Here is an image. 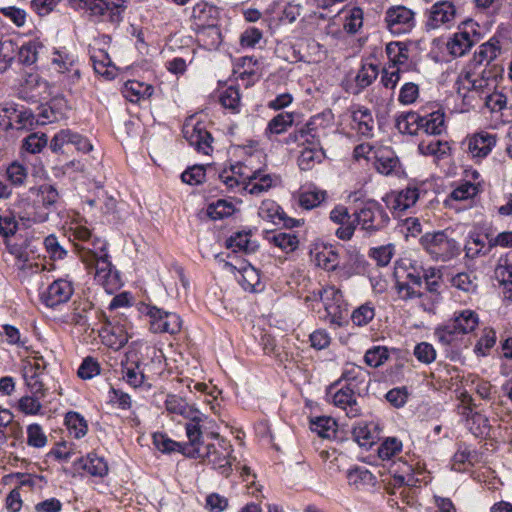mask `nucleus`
Instances as JSON below:
<instances>
[{
    "instance_id": "f8f14e48",
    "label": "nucleus",
    "mask_w": 512,
    "mask_h": 512,
    "mask_svg": "<svg viewBox=\"0 0 512 512\" xmlns=\"http://www.w3.org/2000/svg\"><path fill=\"white\" fill-rule=\"evenodd\" d=\"M361 395L362 393L343 386L334 392L332 402L344 410L349 418H354L361 414V407L357 401V397Z\"/></svg>"
},
{
    "instance_id": "f704fd0d",
    "label": "nucleus",
    "mask_w": 512,
    "mask_h": 512,
    "mask_svg": "<svg viewBox=\"0 0 512 512\" xmlns=\"http://www.w3.org/2000/svg\"><path fill=\"white\" fill-rule=\"evenodd\" d=\"M336 421L328 416L315 417L310 420L311 431L322 438H332L336 435Z\"/></svg>"
},
{
    "instance_id": "a18cd8bd",
    "label": "nucleus",
    "mask_w": 512,
    "mask_h": 512,
    "mask_svg": "<svg viewBox=\"0 0 512 512\" xmlns=\"http://www.w3.org/2000/svg\"><path fill=\"white\" fill-rule=\"evenodd\" d=\"M324 156L323 148L315 149V148H306L304 149L299 158H298V166L302 171H308L312 169L313 163L315 161L320 162L321 158Z\"/></svg>"
},
{
    "instance_id": "c756f323",
    "label": "nucleus",
    "mask_w": 512,
    "mask_h": 512,
    "mask_svg": "<svg viewBox=\"0 0 512 512\" xmlns=\"http://www.w3.org/2000/svg\"><path fill=\"white\" fill-rule=\"evenodd\" d=\"M420 128L427 135H440L445 129L444 112L437 110L423 115V122L420 124Z\"/></svg>"
},
{
    "instance_id": "37998d69",
    "label": "nucleus",
    "mask_w": 512,
    "mask_h": 512,
    "mask_svg": "<svg viewBox=\"0 0 512 512\" xmlns=\"http://www.w3.org/2000/svg\"><path fill=\"white\" fill-rule=\"evenodd\" d=\"M246 165L241 162L236 163L235 165H231L230 170L233 175H235L238 179H240L241 183L244 185V189L248 190L249 193H256V183L253 181L256 179V170L251 171L250 174L245 172Z\"/></svg>"
},
{
    "instance_id": "a211bd4d",
    "label": "nucleus",
    "mask_w": 512,
    "mask_h": 512,
    "mask_svg": "<svg viewBox=\"0 0 512 512\" xmlns=\"http://www.w3.org/2000/svg\"><path fill=\"white\" fill-rule=\"evenodd\" d=\"M191 17L199 21V25L206 26L208 34L219 37L221 34L215 25L218 10L207 3H198L192 9Z\"/></svg>"
},
{
    "instance_id": "393cba45",
    "label": "nucleus",
    "mask_w": 512,
    "mask_h": 512,
    "mask_svg": "<svg viewBox=\"0 0 512 512\" xmlns=\"http://www.w3.org/2000/svg\"><path fill=\"white\" fill-rule=\"evenodd\" d=\"M419 193L417 188H407L397 195L388 197L387 204L393 212H403L413 206L418 200Z\"/></svg>"
},
{
    "instance_id": "0e129e2a",
    "label": "nucleus",
    "mask_w": 512,
    "mask_h": 512,
    "mask_svg": "<svg viewBox=\"0 0 512 512\" xmlns=\"http://www.w3.org/2000/svg\"><path fill=\"white\" fill-rule=\"evenodd\" d=\"M480 460L479 453L468 446H460L454 454L455 463L475 465Z\"/></svg>"
},
{
    "instance_id": "4be33fe9",
    "label": "nucleus",
    "mask_w": 512,
    "mask_h": 512,
    "mask_svg": "<svg viewBox=\"0 0 512 512\" xmlns=\"http://www.w3.org/2000/svg\"><path fill=\"white\" fill-rule=\"evenodd\" d=\"M374 166L379 173L384 175L400 174V161L394 152L388 149L378 150L375 153Z\"/></svg>"
},
{
    "instance_id": "c9c22d12",
    "label": "nucleus",
    "mask_w": 512,
    "mask_h": 512,
    "mask_svg": "<svg viewBox=\"0 0 512 512\" xmlns=\"http://www.w3.org/2000/svg\"><path fill=\"white\" fill-rule=\"evenodd\" d=\"M235 212V207L231 202L224 199H219L214 203L208 205L206 215L210 220H222L231 216Z\"/></svg>"
},
{
    "instance_id": "5fc2aeb1",
    "label": "nucleus",
    "mask_w": 512,
    "mask_h": 512,
    "mask_svg": "<svg viewBox=\"0 0 512 512\" xmlns=\"http://www.w3.org/2000/svg\"><path fill=\"white\" fill-rule=\"evenodd\" d=\"M39 125V119L30 109L19 111L16 115L14 128L17 130H31Z\"/></svg>"
},
{
    "instance_id": "2eb2a0df",
    "label": "nucleus",
    "mask_w": 512,
    "mask_h": 512,
    "mask_svg": "<svg viewBox=\"0 0 512 512\" xmlns=\"http://www.w3.org/2000/svg\"><path fill=\"white\" fill-rule=\"evenodd\" d=\"M310 255L318 267L327 271L335 270L338 265V253L332 246L323 243H314L310 248Z\"/></svg>"
},
{
    "instance_id": "9d476101",
    "label": "nucleus",
    "mask_w": 512,
    "mask_h": 512,
    "mask_svg": "<svg viewBox=\"0 0 512 512\" xmlns=\"http://www.w3.org/2000/svg\"><path fill=\"white\" fill-rule=\"evenodd\" d=\"M72 283L65 279H57L52 282L41 295L42 302L50 308L66 303L73 295Z\"/></svg>"
},
{
    "instance_id": "864d4df0",
    "label": "nucleus",
    "mask_w": 512,
    "mask_h": 512,
    "mask_svg": "<svg viewBox=\"0 0 512 512\" xmlns=\"http://www.w3.org/2000/svg\"><path fill=\"white\" fill-rule=\"evenodd\" d=\"M206 176V167L204 165H194L188 167L182 174L181 179L184 183L190 185H199L204 182Z\"/></svg>"
},
{
    "instance_id": "b1692460",
    "label": "nucleus",
    "mask_w": 512,
    "mask_h": 512,
    "mask_svg": "<svg viewBox=\"0 0 512 512\" xmlns=\"http://www.w3.org/2000/svg\"><path fill=\"white\" fill-rule=\"evenodd\" d=\"M225 266L232 270H238L240 276L238 283L245 291L254 293L256 291V268L245 260L241 261L240 266L237 267L229 262H225Z\"/></svg>"
},
{
    "instance_id": "de8ad7c7",
    "label": "nucleus",
    "mask_w": 512,
    "mask_h": 512,
    "mask_svg": "<svg viewBox=\"0 0 512 512\" xmlns=\"http://www.w3.org/2000/svg\"><path fill=\"white\" fill-rule=\"evenodd\" d=\"M501 284L507 299L512 300V252L507 255L504 265L499 269Z\"/></svg>"
},
{
    "instance_id": "6ab92c4d",
    "label": "nucleus",
    "mask_w": 512,
    "mask_h": 512,
    "mask_svg": "<svg viewBox=\"0 0 512 512\" xmlns=\"http://www.w3.org/2000/svg\"><path fill=\"white\" fill-rule=\"evenodd\" d=\"M258 216L267 222L277 224L278 222H284V224H301L300 220L287 217L281 207L272 200L262 201L258 207Z\"/></svg>"
},
{
    "instance_id": "680f3d73",
    "label": "nucleus",
    "mask_w": 512,
    "mask_h": 512,
    "mask_svg": "<svg viewBox=\"0 0 512 512\" xmlns=\"http://www.w3.org/2000/svg\"><path fill=\"white\" fill-rule=\"evenodd\" d=\"M47 443V437L38 424H31L27 428V444L32 447L41 448Z\"/></svg>"
},
{
    "instance_id": "7c9ffc66",
    "label": "nucleus",
    "mask_w": 512,
    "mask_h": 512,
    "mask_svg": "<svg viewBox=\"0 0 512 512\" xmlns=\"http://www.w3.org/2000/svg\"><path fill=\"white\" fill-rule=\"evenodd\" d=\"M153 444L162 453L170 454L177 451L185 456L186 448L190 447V442L185 444L176 442L161 432H155L153 434Z\"/></svg>"
},
{
    "instance_id": "6e6552de",
    "label": "nucleus",
    "mask_w": 512,
    "mask_h": 512,
    "mask_svg": "<svg viewBox=\"0 0 512 512\" xmlns=\"http://www.w3.org/2000/svg\"><path fill=\"white\" fill-rule=\"evenodd\" d=\"M386 26L392 34H404L414 27V12L405 6L391 7L385 16Z\"/></svg>"
},
{
    "instance_id": "4468645a",
    "label": "nucleus",
    "mask_w": 512,
    "mask_h": 512,
    "mask_svg": "<svg viewBox=\"0 0 512 512\" xmlns=\"http://www.w3.org/2000/svg\"><path fill=\"white\" fill-rule=\"evenodd\" d=\"M367 375V371L364 370L361 366L355 364H346L341 378L330 386L329 393H331L332 390L336 388V386L340 384L341 381L346 382L344 387L363 393L366 388H363L362 385L365 383Z\"/></svg>"
},
{
    "instance_id": "774afa93",
    "label": "nucleus",
    "mask_w": 512,
    "mask_h": 512,
    "mask_svg": "<svg viewBox=\"0 0 512 512\" xmlns=\"http://www.w3.org/2000/svg\"><path fill=\"white\" fill-rule=\"evenodd\" d=\"M223 107L236 110L240 102V94L237 88L230 86L219 97Z\"/></svg>"
},
{
    "instance_id": "052dcab7",
    "label": "nucleus",
    "mask_w": 512,
    "mask_h": 512,
    "mask_svg": "<svg viewBox=\"0 0 512 512\" xmlns=\"http://www.w3.org/2000/svg\"><path fill=\"white\" fill-rule=\"evenodd\" d=\"M414 356L419 362L430 364L436 358V351L432 344L428 342H421L415 346Z\"/></svg>"
},
{
    "instance_id": "20e7f679",
    "label": "nucleus",
    "mask_w": 512,
    "mask_h": 512,
    "mask_svg": "<svg viewBox=\"0 0 512 512\" xmlns=\"http://www.w3.org/2000/svg\"><path fill=\"white\" fill-rule=\"evenodd\" d=\"M90 260L84 259L90 267L94 264L95 279L103 285L108 293H113L121 286V279L119 272L113 268L107 253L93 252Z\"/></svg>"
},
{
    "instance_id": "49530a36",
    "label": "nucleus",
    "mask_w": 512,
    "mask_h": 512,
    "mask_svg": "<svg viewBox=\"0 0 512 512\" xmlns=\"http://www.w3.org/2000/svg\"><path fill=\"white\" fill-rule=\"evenodd\" d=\"M352 119L358 122L359 130L363 135H368L373 128L372 113L368 108L360 107L352 114Z\"/></svg>"
},
{
    "instance_id": "79ce46f5",
    "label": "nucleus",
    "mask_w": 512,
    "mask_h": 512,
    "mask_svg": "<svg viewBox=\"0 0 512 512\" xmlns=\"http://www.w3.org/2000/svg\"><path fill=\"white\" fill-rule=\"evenodd\" d=\"M241 63L237 64L235 73L239 74V78L242 81L243 85L248 88L254 84V65H256V61L253 60V57H243L241 58Z\"/></svg>"
},
{
    "instance_id": "e2e57ef3",
    "label": "nucleus",
    "mask_w": 512,
    "mask_h": 512,
    "mask_svg": "<svg viewBox=\"0 0 512 512\" xmlns=\"http://www.w3.org/2000/svg\"><path fill=\"white\" fill-rule=\"evenodd\" d=\"M6 175L11 184L20 186L27 178V169L22 164L13 162L8 166Z\"/></svg>"
},
{
    "instance_id": "72a5a7b5",
    "label": "nucleus",
    "mask_w": 512,
    "mask_h": 512,
    "mask_svg": "<svg viewBox=\"0 0 512 512\" xmlns=\"http://www.w3.org/2000/svg\"><path fill=\"white\" fill-rule=\"evenodd\" d=\"M44 46L38 40H30L18 48V62L25 66H31L38 59L39 50Z\"/></svg>"
},
{
    "instance_id": "338daca9",
    "label": "nucleus",
    "mask_w": 512,
    "mask_h": 512,
    "mask_svg": "<svg viewBox=\"0 0 512 512\" xmlns=\"http://www.w3.org/2000/svg\"><path fill=\"white\" fill-rule=\"evenodd\" d=\"M395 288L397 290L398 297L404 301L420 298L423 295L420 288H417L410 283L397 281Z\"/></svg>"
},
{
    "instance_id": "1a4fd4ad",
    "label": "nucleus",
    "mask_w": 512,
    "mask_h": 512,
    "mask_svg": "<svg viewBox=\"0 0 512 512\" xmlns=\"http://www.w3.org/2000/svg\"><path fill=\"white\" fill-rule=\"evenodd\" d=\"M183 135L189 144L198 152L209 155L213 150L211 146L213 137L206 130V126L203 122H197L193 125L186 123L183 128Z\"/></svg>"
},
{
    "instance_id": "5701e85b",
    "label": "nucleus",
    "mask_w": 512,
    "mask_h": 512,
    "mask_svg": "<svg viewBox=\"0 0 512 512\" xmlns=\"http://www.w3.org/2000/svg\"><path fill=\"white\" fill-rule=\"evenodd\" d=\"M122 366L131 364V367H127L125 377L127 382L134 386L139 387L143 384L145 375L140 369V358L136 350H128L125 354V361L122 360Z\"/></svg>"
},
{
    "instance_id": "f257e3e1",
    "label": "nucleus",
    "mask_w": 512,
    "mask_h": 512,
    "mask_svg": "<svg viewBox=\"0 0 512 512\" xmlns=\"http://www.w3.org/2000/svg\"><path fill=\"white\" fill-rule=\"evenodd\" d=\"M232 446L223 438L217 437V443H205L202 435L186 448V456L199 458L202 462L211 465L221 475L228 477L232 472L230 455Z\"/></svg>"
},
{
    "instance_id": "6e6d98bb",
    "label": "nucleus",
    "mask_w": 512,
    "mask_h": 512,
    "mask_svg": "<svg viewBox=\"0 0 512 512\" xmlns=\"http://www.w3.org/2000/svg\"><path fill=\"white\" fill-rule=\"evenodd\" d=\"M394 254V246L392 244L371 248L369 256L373 258L378 266H387Z\"/></svg>"
},
{
    "instance_id": "bb28decb",
    "label": "nucleus",
    "mask_w": 512,
    "mask_h": 512,
    "mask_svg": "<svg viewBox=\"0 0 512 512\" xmlns=\"http://www.w3.org/2000/svg\"><path fill=\"white\" fill-rule=\"evenodd\" d=\"M293 124V113H279L268 122L264 135L270 139L272 135H279L286 132L289 127L293 126Z\"/></svg>"
},
{
    "instance_id": "dca6fc26",
    "label": "nucleus",
    "mask_w": 512,
    "mask_h": 512,
    "mask_svg": "<svg viewBox=\"0 0 512 512\" xmlns=\"http://www.w3.org/2000/svg\"><path fill=\"white\" fill-rule=\"evenodd\" d=\"M456 15V9L450 1L436 2L431 10L426 22V26L430 29H435L443 24L451 22Z\"/></svg>"
},
{
    "instance_id": "e433bc0d",
    "label": "nucleus",
    "mask_w": 512,
    "mask_h": 512,
    "mask_svg": "<svg viewBox=\"0 0 512 512\" xmlns=\"http://www.w3.org/2000/svg\"><path fill=\"white\" fill-rule=\"evenodd\" d=\"M499 52V41L491 39L479 46V50L475 53L473 61L476 63V65H481L484 61L489 64L497 57Z\"/></svg>"
},
{
    "instance_id": "4d7b16f0",
    "label": "nucleus",
    "mask_w": 512,
    "mask_h": 512,
    "mask_svg": "<svg viewBox=\"0 0 512 512\" xmlns=\"http://www.w3.org/2000/svg\"><path fill=\"white\" fill-rule=\"evenodd\" d=\"M402 449V443L397 438H387L378 448V455L381 459H390L399 453Z\"/></svg>"
},
{
    "instance_id": "c03bdc74",
    "label": "nucleus",
    "mask_w": 512,
    "mask_h": 512,
    "mask_svg": "<svg viewBox=\"0 0 512 512\" xmlns=\"http://www.w3.org/2000/svg\"><path fill=\"white\" fill-rule=\"evenodd\" d=\"M389 358V351L384 346H374L368 349L364 355L365 363L373 368L383 365Z\"/></svg>"
},
{
    "instance_id": "c85d7f7f",
    "label": "nucleus",
    "mask_w": 512,
    "mask_h": 512,
    "mask_svg": "<svg viewBox=\"0 0 512 512\" xmlns=\"http://www.w3.org/2000/svg\"><path fill=\"white\" fill-rule=\"evenodd\" d=\"M94 71L103 76L105 79L112 80L115 78V66L112 64L111 59L107 52L103 50L98 51V55L93 54L90 57Z\"/></svg>"
},
{
    "instance_id": "ea45409f",
    "label": "nucleus",
    "mask_w": 512,
    "mask_h": 512,
    "mask_svg": "<svg viewBox=\"0 0 512 512\" xmlns=\"http://www.w3.org/2000/svg\"><path fill=\"white\" fill-rule=\"evenodd\" d=\"M72 7L90 11L91 16H104L109 10V2L106 0H70Z\"/></svg>"
},
{
    "instance_id": "a19ab883",
    "label": "nucleus",
    "mask_w": 512,
    "mask_h": 512,
    "mask_svg": "<svg viewBox=\"0 0 512 512\" xmlns=\"http://www.w3.org/2000/svg\"><path fill=\"white\" fill-rule=\"evenodd\" d=\"M65 424L70 433L74 434L75 438H81L87 433V422L84 417L77 412H68L65 416Z\"/></svg>"
},
{
    "instance_id": "4c0bfd02",
    "label": "nucleus",
    "mask_w": 512,
    "mask_h": 512,
    "mask_svg": "<svg viewBox=\"0 0 512 512\" xmlns=\"http://www.w3.org/2000/svg\"><path fill=\"white\" fill-rule=\"evenodd\" d=\"M18 45L12 39L0 40V72H5L15 59Z\"/></svg>"
},
{
    "instance_id": "58836bf2",
    "label": "nucleus",
    "mask_w": 512,
    "mask_h": 512,
    "mask_svg": "<svg viewBox=\"0 0 512 512\" xmlns=\"http://www.w3.org/2000/svg\"><path fill=\"white\" fill-rule=\"evenodd\" d=\"M268 241L272 242L275 246L279 247L285 252H293L299 245L298 237L292 232L274 233L267 236Z\"/></svg>"
},
{
    "instance_id": "bf43d9fd",
    "label": "nucleus",
    "mask_w": 512,
    "mask_h": 512,
    "mask_svg": "<svg viewBox=\"0 0 512 512\" xmlns=\"http://www.w3.org/2000/svg\"><path fill=\"white\" fill-rule=\"evenodd\" d=\"M450 149L447 142L437 141H421L418 145V150L423 155H436L442 156L446 154V150Z\"/></svg>"
},
{
    "instance_id": "69168bd1",
    "label": "nucleus",
    "mask_w": 512,
    "mask_h": 512,
    "mask_svg": "<svg viewBox=\"0 0 512 512\" xmlns=\"http://www.w3.org/2000/svg\"><path fill=\"white\" fill-rule=\"evenodd\" d=\"M249 234L237 232L234 236H230L225 241V247L232 249L233 252L248 251Z\"/></svg>"
},
{
    "instance_id": "f03ea898",
    "label": "nucleus",
    "mask_w": 512,
    "mask_h": 512,
    "mask_svg": "<svg viewBox=\"0 0 512 512\" xmlns=\"http://www.w3.org/2000/svg\"><path fill=\"white\" fill-rule=\"evenodd\" d=\"M424 249L437 261L446 262L460 254V245L448 234V229L426 233L420 239Z\"/></svg>"
},
{
    "instance_id": "473e14b6",
    "label": "nucleus",
    "mask_w": 512,
    "mask_h": 512,
    "mask_svg": "<svg viewBox=\"0 0 512 512\" xmlns=\"http://www.w3.org/2000/svg\"><path fill=\"white\" fill-rule=\"evenodd\" d=\"M379 69L376 64H363L355 77L356 90L353 94H359L362 90L370 86L377 78Z\"/></svg>"
},
{
    "instance_id": "412c9836",
    "label": "nucleus",
    "mask_w": 512,
    "mask_h": 512,
    "mask_svg": "<svg viewBox=\"0 0 512 512\" xmlns=\"http://www.w3.org/2000/svg\"><path fill=\"white\" fill-rule=\"evenodd\" d=\"M496 144V135L488 132L476 133L468 141V150L474 157L484 158Z\"/></svg>"
},
{
    "instance_id": "39448f33",
    "label": "nucleus",
    "mask_w": 512,
    "mask_h": 512,
    "mask_svg": "<svg viewBox=\"0 0 512 512\" xmlns=\"http://www.w3.org/2000/svg\"><path fill=\"white\" fill-rule=\"evenodd\" d=\"M478 315L469 309L455 313L453 321L447 324L443 329L437 332L439 340L447 345H451L455 339V334H467L475 330L478 326Z\"/></svg>"
},
{
    "instance_id": "f3484780",
    "label": "nucleus",
    "mask_w": 512,
    "mask_h": 512,
    "mask_svg": "<svg viewBox=\"0 0 512 512\" xmlns=\"http://www.w3.org/2000/svg\"><path fill=\"white\" fill-rule=\"evenodd\" d=\"M346 478L349 486L359 491L371 490L377 484V477L363 466H355L348 469Z\"/></svg>"
},
{
    "instance_id": "8fccbe9b",
    "label": "nucleus",
    "mask_w": 512,
    "mask_h": 512,
    "mask_svg": "<svg viewBox=\"0 0 512 512\" xmlns=\"http://www.w3.org/2000/svg\"><path fill=\"white\" fill-rule=\"evenodd\" d=\"M477 278L469 273L461 272L452 277L451 284L453 287L464 292H474L477 289Z\"/></svg>"
},
{
    "instance_id": "09e8293b",
    "label": "nucleus",
    "mask_w": 512,
    "mask_h": 512,
    "mask_svg": "<svg viewBox=\"0 0 512 512\" xmlns=\"http://www.w3.org/2000/svg\"><path fill=\"white\" fill-rule=\"evenodd\" d=\"M352 435L354 440L361 447L368 449L374 444L375 436L364 423H358L356 426H354Z\"/></svg>"
},
{
    "instance_id": "ddd939ff",
    "label": "nucleus",
    "mask_w": 512,
    "mask_h": 512,
    "mask_svg": "<svg viewBox=\"0 0 512 512\" xmlns=\"http://www.w3.org/2000/svg\"><path fill=\"white\" fill-rule=\"evenodd\" d=\"M102 316L105 322L99 331V336L102 338L103 343L114 350L121 349L129 339L124 326L112 324L105 315Z\"/></svg>"
},
{
    "instance_id": "cd10ccee",
    "label": "nucleus",
    "mask_w": 512,
    "mask_h": 512,
    "mask_svg": "<svg viewBox=\"0 0 512 512\" xmlns=\"http://www.w3.org/2000/svg\"><path fill=\"white\" fill-rule=\"evenodd\" d=\"M385 52L389 60V68H399L409 58L408 47L404 42L393 41L388 43Z\"/></svg>"
},
{
    "instance_id": "423d86ee",
    "label": "nucleus",
    "mask_w": 512,
    "mask_h": 512,
    "mask_svg": "<svg viewBox=\"0 0 512 512\" xmlns=\"http://www.w3.org/2000/svg\"><path fill=\"white\" fill-rule=\"evenodd\" d=\"M28 226H0V235L4 239L7 250L18 258H22L31 247L32 237L27 231Z\"/></svg>"
},
{
    "instance_id": "603ef678",
    "label": "nucleus",
    "mask_w": 512,
    "mask_h": 512,
    "mask_svg": "<svg viewBox=\"0 0 512 512\" xmlns=\"http://www.w3.org/2000/svg\"><path fill=\"white\" fill-rule=\"evenodd\" d=\"M47 135L45 133H31L23 140V148L32 153L36 154L47 145Z\"/></svg>"
},
{
    "instance_id": "9b49d317",
    "label": "nucleus",
    "mask_w": 512,
    "mask_h": 512,
    "mask_svg": "<svg viewBox=\"0 0 512 512\" xmlns=\"http://www.w3.org/2000/svg\"><path fill=\"white\" fill-rule=\"evenodd\" d=\"M461 25L464 26V30L455 33L447 43L450 54L455 57L464 55L473 46L470 31L474 35H479L475 29L478 25L472 19L463 21Z\"/></svg>"
},
{
    "instance_id": "13d9d810",
    "label": "nucleus",
    "mask_w": 512,
    "mask_h": 512,
    "mask_svg": "<svg viewBox=\"0 0 512 512\" xmlns=\"http://www.w3.org/2000/svg\"><path fill=\"white\" fill-rule=\"evenodd\" d=\"M23 377L32 395L45 397L47 389L44 387L38 373H35L34 370L33 373L23 372Z\"/></svg>"
},
{
    "instance_id": "7ed1b4c3",
    "label": "nucleus",
    "mask_w": 512,
    "mask_h": 512,
    "mask_svg": "<svg viewBox=\"0 0 512 512\" xmlns=\"http://www.w3.org/2000/svg\"><path fill=\"white\" fill-rule=\"evenodd\" d=\"M166 410L189 419L186 424V434L190 441L195 442L202 434L200 422L204 415L195 407L189 405L184 399L176 395H169L165 401Z\"/></svg>"
},
{
    "instance_id": "aec40b11",
    "label": "nucleus",
    "mask_w": 512,
    "mask_h": 512,
    "mask_svg": "<svg viewBox=\"0 0 512 512\" xmlns=\"http://www.w3.org/2000/svg\"><path fill=\"white\" fill-rule=\"evenodd\" d=\"M69 231L74 240H79L91 245L90 247H83L84 250H88L89 256H93V252L106 253V241L93 236L92 232L87 226H69Z\"/></svg>"
},
{
    "instance_id": "0eeeda50",
    "label": "nucleus",
    "mask_w": 512,
    "mask_h": 512,
    "mask_svg": "<svg viewBox=\"0 0 512 512\" xmlns=\"http://www.w3.org/2000/svg\"><path fill=\"white\" fill-rule=\"evenodd\" d=\"M147 314L151 318L150 330L154 333L176 334L181 329V319L176 313L152 306Z\"/></svg>"
},
{
    "instance_id": "3c124183",
    "label": "nucleus",
    "mask_w": 512,
    "mask_h": 512,
    "mask_svg": "<svg viewBox=\"0 0 512 512\" xmlns=\"http://www.w3.org/2000/svg\"><path fill=\"white\" fill-rule=\"evenodd\" d=\"M374 316V307L370 303H365L353 311L351 320L357 326H365Z\"/></svg>"
},
{
    "instance_id": "a878e982",
    "label": "nucleus",
    "mask_w": 512,
    "mask_h": 512,
    "mask_svg": "<svg viewBox=\"0 0 512 512\" xmlns=\"http://www.w3.org/2000/svg\"><path fill=\"white\" fill-rule=\"evenodd\" d=\"M423 122V116L417 112L409 111L401 113L395 122V126L398 131L402 134L416 135L420 128V124Z\"/></svg>"
},
{
    "instance_id": "2f4dec72",
    "label": "nucleus",
    "mask_w": 512,
    "mask_h": 512,
    "mask_svg": "<svg viewBox=\"0 0 512 512\" xmlns=\"http://www.w3.org/2000/svg\"><path fill=\"white\" fill-rule=\"evenodd\" d=\"M75 464H79L82 469L86 470L92 476L103 477L108 473L106 461L95 454H88L86 459L79 458Z\"/></svg>"
}]
</instances>
